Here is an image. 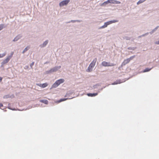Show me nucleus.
<instances>
[{"instance_id": "f257e3e1", "label": "nucleus", "mask_w": 159, "mask_h": 159, "mask_svg": "<svg viewBox=\"0 0 159 159\" xmlns=\"http://www.w3.org/2000/svg\"><path fill=\"white\" fill-rule=\"evenodd\" d=\"M96 61V58H95L93 60L92 62L90 64L88 68L87 71H88L90 72L92 70L94 66L95 65Z\"/></svg>"}, {"instance_id": "f03ea898", "label": "nucleus", "mask_w": 159, "mask_h": 159, "mask_svg": "<svg viewBox=\"0 0 159 159\" xmlns=\"http://www.w3.org/2000/svg\"><path fill=\"white\" fill-rule=\"evenodd\" d=\"M64 81V79H61L58 80L56 81V82L53 84L52 87L53 88H56L60 84L63 83Z\"/></svg>"}, {"instance_id": "7ed1b4c3", "label": "nucleus", "mask_w": 159, "mask_h": 159, "mask_svg": "<svg viewBox=\"0 0 159 159\" xmlns=\"http://www.w3.org/2000/svg\"><path fill=\"white\" fill-rule=\"evenodd\" d=\"M102 65L104 66H112L115 65V64L113 63H110L105 61H103L102 63Z\"/></svg>"}, {"instance_id": "20e7f679", "label": "nucleus", "mask_w": 159, "mask_h": 159, "mask_svg": "<svg viewBox=\"0 0 159 159\" xmlns=\"http://www.w3.org/2000/svg\"><path fill=\"white\" fill-rule=\"evenodd\" d=\"M13 54L14 52H12L10 55L8 56L6 59L3 60V63L5 64L7 63L12 57Z\"/></svg>"}, {"instance_id": "39448f33", "label": "nucleus", "mask_w": 159, "mask_h": 159, "mask_svg": "<svg viewBox=\"0 0 159 159\" xmlns=\"http://www.w3.org/2000/svg\"><path fill=\"white\" fill-rule=\"evenodd\" d=\"M69 2V0H63L60 3L59 6L60 7H62L65 5H66Z\"/></svg>"}, {"instance_id": "423d86ee", "label": "nucleus", "mask_w": 159, "mask_h": 159, "mask_svg": "<svg viewBox=\"0 0 159 159\" xmlns=\"http://www.w3.org/2000/svg\"><path fill=\"white\" fill-rule=\"evenodd\" d=\"M134 56H132L129 58L125 60L123 62V63H124V65L129 63L130 61L132 60L134 58Z\"/></svg>"}, {"instance_id": "0eeeda50", "label": "nucleus", "mask_w": 159, "mask_h": 159, "mask_svg": "<svg viewBox=\"0 0 159 159\" xmlns=\"http://www.w3.org/2000/svg\"><path fill=\"white\" fill-rule=\"evenodd\" d=\"M110 3L112 4H120V2L115 0H110Z\"/></svg>"}, {"instance_id": "6e6552de", "label": "nucleus", "mask_w": 159, "mask_h": 159, "mask_svg": "<svg viewBox=\"0 0 159 159\" xmlns=\"http://www.w3.org/2000/svg\"><path fill=\"white\" fill-rule=\"evenodd\" d=\"M60 67H61L60 66L58 67H56L54 68H53L51 69L50 70V71L51 72H53L56 71L58 70V69L60 68Z\"/></svg>"}, {"instance_id": "1a4fd4ad", "label": "nucleus", "mask_w": 159, "mask_h": 159, "mask_svg": "<svg viewBox=\"0 0 159 159\" xmlns=\"http://www.w3.org/2000/svg\"><path fill=\"white\" fill-rule=\"evenodd\" d=\"M38 85L43 88H44L47 87L48 84L47 83H45L43 84H39Z\"/></svg>"}, {"instance_id": "9d476101", "label": "nucleus", "mask_w": 159, "mask_h": 159, "mask_svg": "<svg viewBox=\"0 0 159 159\" xmlns=\"http://www.w3.org/2000/svg\"><path fill=\"white\" fill-rule=\"evenodd\" d=\"M98 93H89L87 94V95L89 96L90 97H93L97 96L98 95Z\"/></svg>"}, {"instance_id": "9b49d317", "label": "nucleus", "mask_w": 159, "mask_h": 159, "mask_svg": "<svg viewBox=\"0 0 159 159\" xmlns=\"http://www.w3.org/2000/svg\"><path fill=\"white\" fill-rule=\"evenodd\" d=\"M40 102H41L44 103L45 104H47L48 103V101L47 100H40Z\"/></svg>"}, {"instance_id": "f8f14e48", "label": "nucleus", "mask_w": 159, "mask_h": 159, "mask_svg": "<svg viewBox=\"0 0 159 159\" xmlns=\"http://www.w3.org/2000/svg\"><path fill=\"white\" fill-rule=\"evenodd\" d=\"M118 20H111L109 21H108V24H110L112 23H115L118 22Z\"/></svg>"}, {"instance_id": "ddd939ff", "label": "nucleus", "mask_w": 159, "mask_h": 159, "mask_svg": "<svg viewBox=\"0 0 159 159\" xmlns=\"http://www.w3.org/2000/svg\"><path fill=\"white\" fill-rule=\"evenodd\" d=\"M20 37H21L20 36H18L14 38L13 41H17L20 38Z\"/></svg>"}, {"instance_id": "4468645a", "label": "nucleus", "mask_w": 159, "mask_h": 159, "mask_svg": "<svg viewBox=\"0 0 159 159\" xmlns=\"http://www.w3.org/2000/svg\"><path fill=\"white\" fill-rule=\"evenodd\" d=\"M108 22L105 23L104 25L102 27H101L100 28H104L107 27L108 25H109V24H108Z\"/></svg>"}, {"instance_id": "2eb2a0df", "label": "nucleus", "mask_w": 159, "mask_h": 159, "mask_svg": "<svg viewBox=\"0 0 159 159\" xmlns=\"http://www.w3.org/2000/svg\"><path fill=\"white\" fill-rule=\"evenodd\" d=\"M68 99V98H65L61 99L60 100H58L57 101V102L58 103H59V102H61L62 101H66V100H67Z\"/></svg>"}, {"instance_id": "dca6fc26", "label": "nucleus", "mask_w": 159, "mask_h": 159, "mask_svg": "<svg viewBox=\"0 0 159 159\" xmlns=\"http://www.w3.org/2000/svg\"><path fill=\"white\" fill-rule=\"evenodd\" d=\"M30 48L29 47L27 46L26 48H25V49L24 50L22 53H24L25 52H26L28 49Z\"/></svg>"}, {"instance_id": "f3484780", "label": "nucleus", "mask_w": 159, "mask_h": 159, "mask_svg": "<svg viewBox=\"0 0 159 159\" xmlns=\"http://www.w3.org/2000/svg\"><path fill=\"white\" fill-rule=\"evenodd\" d=\"M151 69H152V68H146L143 71V72H145L149 71Z\"/></svg>"}, {"instance_id": "a211bd4d", "label": "nucleus", "mask_w": 159, "mask_h": 159, "mask_svg": "<svg viewBox=\"0 0 159 159\" xmlns=\"http://www.w3.org/2000/svg\"><path fill=\"white\" fill-rule=\"evenodd\" d=\"M6 55V53H4L3 54H0V58L3 57Z\"/></svg>"}, {"instance_id": "6ab92c4d", "label": "nucleus", "mask_w": 159, "mask_h": 159, "mask_svg": "<svg viewBox=\"0 0 159 159\" xmlns=\"http://www.w3.org/2000/svg\"><path fill=\"white\" fill-rule=\"evenodd\" d=\"M110 0H108L107 1L104 2L103 3V5H106L108 3H110Z\"/></svg>"}, {"instance_id": "aec40b11", "label": "nucleus", "mask_w": 159, "mask_h": 159, "mask_svg": "<svg viewBox=\"0 0 159 159\" xmlns=\"http://www.w3.org/2000/svg\"><path fill=\"white\" fill-rule=\"evenodd\" d=\"M48 43V41H46L45 42H44L43 44L42 47L45 46Z\"/></svg>"}, {"instance_id": "412c9836", "label": "nucleus", "mask_w": 159, "mask_h": 159, "mask_svg": "<svg viewBox=\"0 0 159 159\" xmlns=\"http://www.w3.org/2000/svg\"><path fill=\"white\" fill-rule=\"evenodd\" d=\"M4 25L3 24L0 25V30H1L3 28Z\"/></svg>"}, {"instance_id": "4be33fe9", "label": "nucleus", "mask_w": 159, "mask_h": 159, "mask_svg": "<svg viewBox=\"0 0 159 159\" xmlns=\"http://www.w3.org/2000/svg\"><path fill=\"white\" fill-rule=\"evenodd\" d=\"M34 62H32L30 65V66L31 67V68L32 67V66L34 65Z\"/></svg>"}, {"instance_id": "5701e85b", "label": "nucleus", "mask_w": 159, "mask_h": 159, "mask_svg": "<svg viewBox=\"0 0 159 159\" xmlns=\"http://www.w3.org/2000/svg\"><path fill=\"white\" fill-rule=\"evenodd\" d=\"M3 107V105L2 104L0 103V108H2Z\"/></svg>"}, {"instance_id": "b1692460", "label": "nucleus", "mask_w": 159, "mask_h": 159, "mask_svg": "<svg viewBox=\"0 0 159 159\" xmlns=\"http://www.w3.org/2000/svg\"><path fill=\"white\" fill-rule=\"evenodd\" d=\"M2 78L1 77H0V83L2 81Z\"/></svg>"}, {"instance_id": "393cba45", "label": "nucleus", "mask_w": 159, "mask_h": 159, "mask_svg": "<svg viewBox=\"0 0 159 159\" xmlns=\"http://www.w3.org/2000/svg\"><path fill=\"white\" fill-rule=\"evenodd\" d=\"M117 84V83H116V82H115L114 83H113L112 84Z\"/></svg>"}]
</instances>
